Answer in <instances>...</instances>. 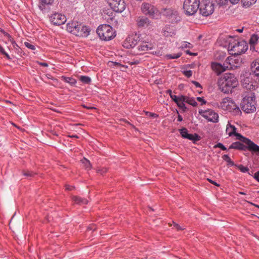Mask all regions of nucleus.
I'll return each mask as SVG.
<instances>
[{
	"label": "nucleus",
	"instance_id": "a211bd4d",
	"mask_svg": "<svg viewBox=\"0 0 259 259\" xmlns=\"http://www.w3.org/2000/svg\"><path fill=\"white\" fill-rule=\"evenodd\" d=\"M50 19L51 22L56 25H61L64 24L66 21L65 16L58 13H55L52 15Z\"/></svg>",
	"mask_w": 259,
	"mask_h": 259
},
{
	"label": "nucleus",
	"instance_id": "f3484780",
	"mask_svg": "<svg viewBox=\"0 0 259 259\" xmlns=\"http://www.w3.org/2000/svg\"><path fill=\"white\" fill-rule=\"evenodd\" d=\"M111 9L116 12H123L126 5L124 0H106Z\"/></svg>",
	"mask_w": 259,
	"mask_h": 259
},
{
	"label": "nucleus",
	"instance_id": "c85d7f7f",
	"mask_svg": "<svg viewBox=\"0 0 259 259\" xmlns=\"http://www.w3.org/2000/svg\"><path fill=\"white\" fill-rule=\"evenodd\" d=\"M256 1V0H241V3L243 7L247 8L255 4Z\"/></svg>",
	"mask_w": 259,
	"mask_h": 259
},
{
	"label": "nucleus",
	"instance_id": "7ed1b4c3",
	"mask_svg": "<svg viewBox=\"0 0 259 259\" xmlns=\"http://www.w3.org/2000/svg\"><path fill=\"white\" fill-rule=\"evenodd\" d=\"M241 102V109L246 113L256 111V101L255 94L252 92L245 93Z\"/></svg>",
	"mask_w": 259,
	"mask_h": 259
},
{
	"label": "nucleus",
	"instance_id": "4468645a",
	"mask_svg": "<svg viewBox=\"0 0 259 259\" xmlns=\"http://www.w3.org/2000/svg\"><path fill=\"white\" fill-rule=\"evenodd\" d=\"M141 35L137 33L132 34L124 41L123 46L127 49L135 47L141 41Z\"/></svg>",
	"mask_w": 259,
	"mask_h": 259
},
{
	"label": "nucleus",
	"instance_id": "a19ab883",
	"mask_svg": "<svg viewBox=\"0 0 259 259\" xmlns=\"http://www.w3.org/2000/svg\"><path fill=\"white\" fill-rule=\"evenodd\" d=\"M218 5L220 6H223L227 4L228 0H214Z\"/></svg>",
	"mask_w": 259,
	"mask_h": 259
},
{
	"label": "nucleus",
	"instance_id": "dca6fc26",
	"mask_svg": "<svg viewBox=\"0 0 259 259\" xmlns=\"http://www.w3.org/2000/svg\"><path fill=\"white\" fill-rule=\"evenodd\" d=\"M141 10L145 15L153 17L157 12V8L153 5L144 2L142 4Z\"/></svg>",
	"mask_w": 259,
	"mask_h": 259
},
{
	"label": "nucleus",
	"instance_id": "3c124183",
	"mask_svg": "<svg viewBox=\"0 0 259 259\" xmlns=\"http://www.w3.org/2000/svg\"><path fill=\"white\" fill-rule=\"evenodd\" d=\"M239 1V0H230V2L232 4H236Z\"/></svg>",
	"mask_w": 259,
	"mask_h": 259
},
{
	"label": "nucleus",
	"instance_id": "6e6d98bb",
	"mask_svg": "<svg viewBox=\"0 0 259 259\" xmlns=\"http://www.w3.org/2000/svg\"><path fill=\"white\" fill-rule=\"evenodd\" d=\"M68 137L72 138H78V136L76 135H69Z\"/></svg>",
	"mask_w": 259,
	"mask_h": 259
},
{
	"label": "nucleus",
	"instance_id": "4be33fe9",
	"mask_svg": "<svg viewBox=\"0 0 259 259\" xmlns=\"http://www.w3.org/2000/svg\"><path fill=\"white\" fill-rule=\"evenodd\" d=\"M141 44L137 49L140 52H145L151 50L153 48V45L146 41L141 40Z\"/></svg>",
	"mask_w": 259,
	"mask_h": 259
},
{
	"label": "nucleus",
	"instance_id": "f704fd0d",
	"mask_svg": "<svg viewBox=\"0 0 259 259\" xmlns=\"http://www.w3.org/2000/svg\"><path fill=\"white\" fill-rule=\"evenodd\" d=\"M192 45L190 43L187 42V41H183L181 43V45L180 46V48L182 49H186V48H192Z\"/></svg>",
	"mask_w": 259,
	"mask_h": 259
},
{
	"label": "nucleus",
	"instance_id": "0eeeda50",
	"mask_svg": "<svg viewBox=\"0 0 259 259\" xmlns=\"http://www.w3.org/2000/svg\"><path fill=\"white\" fill-rule=\"evenodd\" d=\"M251 73H245L241 76V84L243 88L249 90H255L259 86V80L254 78Z\"/></svg>",
	"mask_w": 259,
	"mask_h": 259
},
{
	"label": "nucleus",
	"instance_id": "cd10ccee",
	"mask_svg": "<svg viewBox=\"0 0 259 259\" xmlns=\"http://www.w3.org/2000/svg\"><path fill=\"white\" fill-rule=\"evenodd\" d=\"M62 79L66 82H67L71 85H74L76 83V80L72 77L62 76Z\"/></svg>",
	"mask_w": 259,
	"mask_h": 259
},
{
	"label": "nucleus",
	"instance_id": "69168bd1",
	"mask_svg": "<svg viewBox=\"0 0 259 259\" xmlns=\"http://www.w3.org/2000/svg\"><path fill=\"white\" fill-rule=\"evenodd\" d=\"M112 64H115V65H120L119 63L116 62H111Z\"/></svg>",
	"mask_w": 259,
	"mask_h": 259
},
{
	"label": "nucleus",
	"instance_id": "72a5a7b5",
	"mask_svg": "<svg viewBox=\"0 0 259 259\" xmlns=\"http://www.w3.org/2000/svg\"><path fill=\"white\" fill-rule=\"evenodd\" d=\"M96 171L98 174L103 175L108 171V168L106 167H98L97 168Z\"/></svg>",
	"mask_w": 259,
	"mask_h": 259
},
{
	"label": "nucleus",
	"instance_id": "412c9836",
	"mask_svg": "<svg viewBox=\"0 0 259 259\" xmlns=\"http://www.w3.org/2000/svg\"><path fill=\"white\" fill-rule=\"evenodd\" d=\"M250 71L254 77L259 78V58L253 60L250 64Z\"/></svg>",
	"mask_w": 259,
	"mask_h": 259
},
{
	"label": "nucleus",
	"instance_id": "bf43d9fd",
	"mask_svg": "<svg viewBox=\"0 0 259 259\" xmlns=\"http://www.w3.org/2000/svg\"><path fill=\"white\" fill-rule=\"evenodd\" d=\"M83 107L84 108H87V109H96L95 107H87L85 105H83Z\"/></svg>",
	"mask_w": 259,
	"mask_h": 259
},
{
	"label": "nucleus",
	"instance_id": "aec40b11",
	"mask_svg": "<svg viewBox=\"0 0 259 259\" xmlns=\"http://www.w3.org/2000/svg\"><path fill=\"white\" fill-rule=\"evenodd\" d=\"M136 24L139 28H147L151 25V22L148 18L144 16H140L136 19Z\"/></svg>",
	"mask_w": 259,
	"mask_h": 259
},
{
	"label": "nucleus",
	"instance_id": "e433bc0d",
	"mask_svg": "<svg viewBox=\"0 0 259 259\" xmlns=\"http://www.w3.org/2000/svg\"><path fill=\"white\" fill-rule=\"evenodd\" d=\"M182 97H184V95L177 96L176 95H171L170 98L176 103H177L179 101H181L180 99H181Z\"/></svg>",
	"mask_w": 259,
	"mask_h": 259
},
{
	"label": "nucleus",
	"instance_id": "9d476101",
	"mask_svg": "<svg viewBox=\"0 0 259 259\" xmlns=\"http://www.w3.org/2000/svg\"><path fill=\"white\" fill-rule=\"evenodd\" d=\"M200 6V0H185L183 9L186 14L193 15L195 14Z\"/></svg>",
	"mask_w": 259,
	"mask_h": 259
},
{
	"label": "nucleus",
	"instance_id": "6e6552de",
	"mask_svg": "<svg viewBox=\"0 0 259 259\" xmlns=\"http://www.w3.org/2000/svg\"><path fill=\"white\" fill-rule=\"evenodd\" d=\"M220 106L223 110L232 112L235 115L241 113L239 107L230 98H224L220 103Z\"/></svg>",
	"mask_w": 259,
	"mask_h": 259
},
{
	"label": "nucleus",
	"instance_id": "20e7f679",
	"mask_svg": "<svg viewBox=\"0 0 259 259\" xmlns=\"http://www.w3.org/2000/svg\"><path fill=\"white\" fill-rule=\"evenodd\" d=\"M67 30L69 32L79 37H87L90 32V29L88 27L77 21L67 23Z\"/></svg>",
	"mask_w": 259,
	"mask_h": 259
},
{
	"label": "nucleus",
	"instance_id": "de8ad7c7",
	"mask_svg": "<svg viewBox=\"0 0 259 259\" xmlns=\"http://www.w3.org/2000/svg\"><path fill=\"white\" fill-rule=\"evenodd\" d=\"M0 31L2 32L5 36H8L9 38H11L10 35L7 32H5V30L0 28Z\"/></svg>",
	"mask_w": 259,
	"mask_h": 259
},
{
	"label": "nucleus",
	"instance_id": "1a4fd4ad",
	"mask_svg": "<svg viewBox=\"0 0 259 259\" xmlns=\"http://www.w3.org/2000/svg\"><path fill=\"white\" fill-rule=\"evenodd\" d=\"M234 59L232 58L229 57L226 59L223 65L219 63L213 62L211 63V67L217 75H220L227 69L233 68V65L232 63Z\"/></svg>",
	"mask_w": 259,
	"mask_h": 259
},
{
	"label": "nucleus",
	"instance_id": "f03ea898",
	"mask_svg": "<svg viewBox=\"0 0 259 259\" xmlns=\"http://www.w3.org/2000/svg\"><path fill=\"white\" fill-rule=\"evenodd\" d=\"M237 139L240 140L243 143H245L246 146L240 143L239 142H235L233 143L229 147V149H234L237 150H241L246 151L248 150L249 151L259 154V146L252 142L249 139L246 138L242 136L240 134H235Z\"/></svg>",
	"mask_w": 259,
	"mask_h": 259
},
{
	"label": "nucleus",
	"instance_id": "f8f14e48",
	"mask_svg": "<svg viewBox=\"0 0 259 259\" xmlns=\"http://www.w3.org/2000/svg\"><path fill=\"white\" fill-rule=\"evenodd\" d=\"M199 10L203 16H208L214 11L213 4L209 0H202L200 3Z\"/></svg>",
	"mask_w": 259,
	"mask_h": 259
},
{
	"label": "nucleus",
	"instance_id": "393cba45",
	"mask_svg": "<svg viewBox=\"0 0 259 259\" xmlns=\"http://www.w3.org/2000/svg\"><path fill=\"white\" fill-rule=\"evenodd\" d=\"M236 128L234 125H232L230 123H228L227 125L226 133L229 136H232L233 135L235 136V134H237L236 133Z\"/></svg>",
	"mask_w": 259,
	"mask_h": 259
},
{
	"label": "nucleus",
	"instance_id": "13d9d810",
	"mask_svg": "<svg viewBox=\"0 0 259 259\" xmlns=\"http://www.w3.org/2000/svg\"><path fill=\"white\" fill-rule=\"evenodd\" d=\"M166 93L167 94H169V95L170 96V97H171V95H172V91L171 90H168L167 91H166Z\"/></svg>",
	"mask_w": 259,
	"mask_h": 259
},
{
	"label": "nucleus",
	"instance_id": "09e8293b",
	"mask_svg": "<svg viewBox=\"0 0 259 259\" xmlns=\"http://www.w3.org/2000/svg\"><path fill=\"white\" fill-rule=\"evenodd\" d=\"M192 83L195 85L196 87L202 88L201 84L198 82L196 81H193Z\"/></svg>",
	"mask_w": 259,
	"mask_h": 259
},
{
	"label": "nucleus",
	"instance_id": "473e14b6",
	"mask_svg": "<svg viewBox=\"0 0 259 259\" xmlns=\"http://www.w3.org/2000/svg\"><path fill=\"white\" fill-rule=\"evenodd\" d=\"M185 102V101H179L178 102L176 103L178 106L181 109H182L183 112H185L187 110V108L186 107L185 104H184Z\"/></svg>",
	"mask_w": 259,
	"mask_h": 259
},
{
	"label": "nucleus",
	"instance_id": "4c0bfd02",
	"mask_svg": "<svg viewBox=\"0 0 259 259\" xmlns=\"http://www.w3.org/2000/svg\"><path fill=\"white\" fill-rule=\"evenodd\" d=\"M24 45L25 47H26L27 48L31 49L32 50H34L35 49V47L33 45L28 42H25Z\"/></svg>",
	"mask_w": 259,
	"mask_h": 259
},
{
	"label": "nucleus",
	"instance_id": "e2e57ef3",
	"mask_svg": "<svg viewBox=\"0 0 259 259\" xmlns=\"http://www.w3.org/2000/svg\"><path fill=\"white\" fill-rule=\"evenodd\" d=\"M186 53H187V54L192 55V53H191L190 52V51H189V50L186 51Z\"/></svg>",
	"mask_w": 259,
	"mask_h": 259
},
{
	"label": "nucleus",
	"instance_id": "052dcab7",
	"mask_svg": "<svg viewBox=\"0 0 259 259\" xmlns=\"http://www.w3.org/2000/svg\"><path fill=\"white\" fill-rule=\"evenodd\" d=\"M243 27H242V28L241 29H236V31L239 32V33H241L243 31Z\"/></svg>",
	"mask_w": 259,
	"mask_h": 259
},
{
	"label": "nucleus",
	"instance_id": "338daca9",
	"mask_svg": "<svg viewBox=\"0 0 259 259\" xmlns=\"http://www.w3.org/2000/svg\"><path fill=\"white\" fill-rule=\"evenodd\" d=\"M239 194H241V195L245 194V193L242 192H239Z\"/></svg>",
	"mask_w": 259,
	"mask_h": 259
},
{
	"label": "nucleus",
	"instance_id": "ea45409f",
	"mask_svg": "<svg viewBox=\"0 0 259 259\" xmlns=\"http://www.w3.org/2000/svg\"><path fill=\"white\" fill-rule=\"evenodd\" d=\"M213 148H221L222 150H227V148L224 146V145L221 143H218L217 144L215 145L214 146H213Z\"/></svg>",
	"mask_w": 259,
	"mask_h": 259
},
{
	"label": "nucleus",
	"instance_id": "c9c22d12",
	"mask_svg": "<svg viewBox=\"0 0 259 259\" xmlns=\"http://www.w3.org/2000/svg\"><path fill=\"white\" fill-rule=\"evenodd\" d=\"M181 55H182V53H179L177 54L167 55L166 57L168 59H177V58L180 57Z\"/></svg>",
	"mask_w": 259,
	"mask_h": 259
},
{
	"label": "nucleus",
	"instance_id": "ddd939ff",
	"mask_svg": "<svg viewBox=\"0 0 259 259\" xmlns=\"http://www.w3.org/2000/svg\"><path fill=\"white\" fill-rule=\"evenodd\" d=\"M38 7L43 13H48L56 10L54 0H39Z\"/></svg>",
	"mask_w": 259,
	"mask_h": 259
},
{
	"label": "nucleus",
	"instance_id": "7c9ffc66",
	"mask_svg": "<svg viewBox=\"0 0 259 259\" xmlns=\"http://www.w3.org/2000/svg\"><path fill=\"white\" fill-rule=\"evenodd\" d=\"M222 158L224 160L227 162V165L229 166L234 165V162L231 159L230 157L227 154H225L222 156Z\"/></svg>",
	"mask_w": 259,
	"mask_h": 259
},
{
	"label": "nucleus",
	"instance_id": "39448f33",
	"mask_svg": "<svg viewBox=\"0 0 259 259\" xmlns=\"http://www.w3.org/2000/svg\"><path fill=\"white\" fill-rule=\"evenodd\" d=\"M248 47L247 43L244 40L233 39L229 42L228 50L231 54L238 56L245 53Z\"/></svg>",
	"mask_w": 259,
	"mask_h": 259
},
{
	"label": "nucleus",
	"instance_id": "b1692460",
	"mask_svg": "<svg viewBox=\"0 0 259 259\" xmlns=\"http://www.w3.org/2000/svg\"><path fill=\"white\" fill-rule=\"evenodd\" d=\"M180 100L183 101H185V103H187L194 107H195L197 105V103L193 98H190L186 96H184V97H181V99Z\"/></svg>",
	"mask_w": 259,
	"mask_h": 259
},
{
	"label": "nucleus",
	"instance_id": "9b49d317",
	"mask_svg": "<svg viewBox=\"0 0 259 259\" xmlns=\"http://www.w3.org/2000/svg\"><path fill=\"white\" fill-rule=\"evenodd\" d=\"M161 13L171 23H178L181 20V17L179 16L177 11L171 8L163 9L161 10Z\"/></svg>",
	"mask_w": 259,
	"mask_h": 259
},
{
	"label": "nucleus",
	"instance_id": "37998d69",
	"mask_svg": "<svg viewBox=\"0 0 259 259\" xmlns=\"http://www.w3.org/2000/svg\"><path fill=\"white\" fill-rule=\"evenodd\" d=\"M23 175L25 176L31 178V177H33L35 175V173H34V172H33L32 171H28L24 172L23 173Z\"/></svg>",
	"mask_w": 259,
	"mask_h": 259
},
{
	"label": "nucleus",
	"instance_id": "5701e85b",
	"mask_svg": "<svg viewBox=\"0 0 259 259\" xmlns=\"http://www.w3.org/2000/svg\"><path fill=\"white\" fill-rule=\"evenodd\" d=\"M162 34L165 37L172 36L175 35V32L172 27L166 25L162 29Z\"/></svg>",
	"mask_w": 259,
	"mask_h": 259
},
{
	"label": "nucleus",
	"instance_id": "a878e982",
	"mask_svg": "<svg viewBox=\"0 0 259 259\" xmlns=\"http://www.w3.org/2000/svg\"><path fill=\"white\" fill-rule=\"evenodd\" d=\"M72 199L77 204H87L88 203L87 200L81 199L78 195H73Z\"/></svg>",
	"mask_w": 259,
	"mask_h": 259
},
{
	"label": "nucleus",
	"instance_id": "774afa93",
	"mask_svg": "<svg viewBox=\"0 0 259 259\" xmlns=\"http://www.w3.org/2000/svg\"><path fill=\"white\" fill-rule=\"evenodd\" d=\"M53 110L55 112H58L56 109H53Z\"/></svg>",
	"mask_w": 259,
	"mask_h": 259
},
{
	"label": "nucleus",
	"instance_id": "58836bf2",
	"mask_svg": "<svg viewBox=\"0 0 259 259\" xmlns=\"http://www.w3.org/2000/svg\"><path fill=\"white\" fill-rule=\"evenodd\" d=\"M238 166V169L243 172H247L249 170V169L247 167H245L242 165H239Z\"/></svg>",
	"mask_w": 259,
	"mask_h": 259
},
{
	"label": "nucleus",
	"instance_id": "4d7b16f0",
	"mask_svg": "<svg viewBox=\"0 0 259 259\" xmlns=\"http://www.w3.org/2000/svg\"><path fill=\"white\" fill-rule=\"evenodd\" d=\"M208 181L211 183V184H213L216 186H219V185L215 182H214L213 181L211 180H210V179H208Z\"/></svg>",
	"mask_w": 259,
	"mask_h": 259
},
{
	"label": "nucleus",
	"instance_id": "423d86ee",
	"mask_svg": "<svg viewBox=\"0 0 259 259\" xmlns=\"http://www.w3.org/2000/svg\"><path fill=\"white\" fill-rule=\"evenodd\" d=\"M97 33L101 40L105 41L111 40L116 36L113 28L107 24L100 25L97 29Z\"/></svg>",
	"mask_w": 259,
	"mask_h": 259
},
{
	"label": "nucleus",
	"instance_id": "6ab92c4d",
	"mask_svg": "<svg viewBox=\"0 0 259 259\" xmlns=\"http://www.w3.org/2000/svg\"><path fill=\"white\" fill-rule=\"evenodd\" d=\"M180 133L182 137L184 139H187L189 140L192 141L193 142L198 141L200 140V136L197 134H190L188 133V130L186 128L183 127L179 130Z\"/></svg>",
	"mask_w": 259,
	"mask_h": 259
},
{
	"label": "nucleus",
	"instance_id": "49530a36",
	"mask_svg": "<svg viewBox=\"0 0 259 259\" xmlns=\"http://www.w3.org/2000/svg\"><path fill=\"white\" fill-rule=\"evenodd\" d=\"M197 100L201 102V105L205 104L206 103V101L201 97H197Z\"/></svg>",
	"mask_w": 259,
	"mask_h": 259
},
{
	"label": "nucleus",
	"instance_id": "2f4dec72",
	"mask_svg": "<svg viewBox=\"0 0 259 259\" xmlns=\"http://www.w3.org/2000/svg\"><path fill=\"white\" fill-rule=\"evenodd\" d=\"M258 39V36L256 34H253L251 35L250 39H249V44L250 46L254 45L257 43V41Z\"/></svg>",
	"mask_w": 259,
	"mask_h": 259
},
{
	"label": "nucleus",
	"instance_id": "a18cd8bd",
	"mask_svg": "<svg viewBox=\"0 0 259 259\" xmlns=\"http://www.w3.org/2000/svg\"><path fill=\"white\" fill-rule=\"evenodd\" d=\"M65 189L67 191H71L74 189V187L73 186H69L68 185H66L65 186Z\"/></svg>",
	"mask_w": 259,
	"mask_h": 259
},
{
	"label": "nucleus",
	"instance_id": "f257e3e1",
	"mask_svg": "<svg viewBox=\"0 0 259 259\" xmlns=\"http://www.w3.org/2000/svg\"><path fill=\"white\" fill-rule=\"evenodd\" d=\"M238 84V81L233 73H226L218 79L219 90L225 94L232 93L233 90Z\"/></svg>",
	"mask_w": 259,
	"mask_h": 259
},
{
	"label": "nucleus",
	"instance_id": "2eb2a0df",
	"mask_svg": "<svg viewBox=\"0 0 259 259\" xmlns=\"http://www.w3.org/2000/svg\"><path fill=\"white\" fill-rule=\"evenodd\" d=\"M199 114L206 119L208 121L212 122H218L219 121V115L211 109L200 110Z\"/></svg>",
	"mask_w": 259,
	"mask_h": 259
},
{
	"label": "nucleus",
	"instance_id": "c756f323",
	"mask_svg": "<svg viewBox=\"0 0 259 259\" xmlns=\"http://www.w3.org/2000/svg\"><path fill=\"white\" fill-rule=\"evenodd\" d=\"M79 79L80 81L85 84H90L91 82V78L87 76H80Z\"/></svg>",
	"mask_w": 259,
	"mask_h": 259
},
{
	"label": "nucleus",
	"instance_id": "603ef678",
	"mask_svg": "<svg viewBox=\"0 0 259 259\" xmlns=\"http://www.w3.org/2000/svg\"><path fill=\"white\" fill-rule=\"evenodd\" d=\"M0 52L3 55L4 53L5 52V50L4 49V48L2 47V46L0 45Z\"/></svg>",
	"mask_w": 259,
	"mask_h": 259
},
{
	"label": "nucleus",
	"instance_id": "8fccbe9b",
	"mask_svg": "<svg viewBox=\"0 0 259 259\" xmlns=\"http://www.w3.org/2000/svg\"><path fill=\"white\" fill-rule=\"evenodd\" d=\"M254 178L257 181L259 182V171L255 173Z\"/></svg>",
	"mask_w": 259,
	"mask_h": 259
},
{
	"label": "nucleus",
	"instance_id": "5fc2aeb1",
	"mask_svg": "<svg viewBox=\"0 0 259 259\" xmlns=\"http://www.w3.org/2000/svg\"><path fill=\"white\" fill-rule=\"evenodd\" d=\"M178 121H180V122L183 121V117H182V116L181 115H178Z\"/></svg>",
	"mask_w": 259,
	"mask_h": 259
},
{
	"label": "nucleus",
	"instance_id": "c03bdc74",
	"mask_svg": "<svg viewBox=\"0 0 259 259\" xmlns=\"http://www.w3.org/2000/svg\"><path fill=\"white\" fill-rule=\"evenodd\" d=\"M183 74L187 77H190L192 75V70H186L183 72Z\"/></svg>",
	"mask_w": 259,
	"mask_h": 259
},
{
	"label": "nucleus",
	"instance_id": "bb28decb",
	"mask_svg": "<svg viewBox=\"0 0 259 259\" xmlns=\"http://www.w3.org/2000/svg\"><path fill=\"white\" fill-rule=\"evenodd\" d=\"M81 162L82 163L83 167L87 170H90L92 168V164L90 161L85 158H83L81 160Z\"/></svg>",
	"mask_w": 259,
	"mask_h": 259
},
{
	"label": "nucleus",
	"instance_id": "79ce46f5",
	"mask_svg": "<svg viewBox=\"0 0 259 259\" xmlns=\"http://www.w3.org/2000/svg\"><path fill=\"white\" fill-rule=\"evenodd\" d=\"M172 224L174 225V228L178 231L183 230L185 229L174 222H172Z\"/></svg>",
	"mask_w": 259,
	"mask_h": 259
},
{
	"label": "nucleus",
	"instance_id": "864d4df0",
	"mask_svg": "<svg viewBox=\"0 0 259 259\" xmlns=\"http://www.w3.org/2000/svg\"><path fill=\"white\" fill-rule=\"evenodd\" d=\"M3 55H5L8 59L10 60L11 59L7 53L5 52Z\"/></svg>",
	"mask_w": 259,
	"mask_h": 259
},
{
	"label": "nucleus",
	"instance_id": "0e129e2a",
	"mask_svg": "<svg viewBox=\"0 0 259 259\" xmlns=\"http://www.w3.org/2000/svg\"><path fill=\"white\" fill-rule=\"evenodd\" d=\"M252 205H254L255 207H257V208H259V205H256V204H253V203H251Z\"/></svg>",
	"mask_w": 259,
	"mask_h": 259
},
{
	"label": "nucleus",
	"instance_id": "680f3d73",
	"mask_svg": "<svg viewBox=\"0 0 259 259\" xmlns=\"http://www.w3.org/2000/svg\"><path fill=\"white\" fill-rule=\"evenodd\" d=\"M40 65H42V66H45V67H47V66H48V64H47V63H45V62H44V63H40Z\"/></svg>",
	"mask_w": 259,
	"mask_h": 259
}]
</instances>
